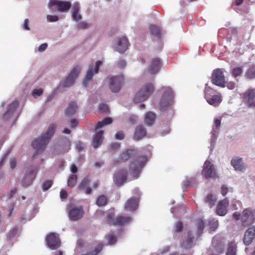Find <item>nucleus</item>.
Listing matches in <instances>:
<instances>
[{
    "instance_id": "nucleus-1",
    "label": "nucleus",
    "mask_w": 255,
    "mask_h": 255,
    "mask_svg": "<svg viewBox=\"0 0 255 255\" xmlns=\"http://www.w3.org/2000/svg\"><path fill=\"white\" fill-rule=\"evenodd\" d=\"M56 127L55 124L50 125L46 132L43 135L32 141L31 145L35 149V152L33 155L34 157L44 150L49 140L55 132Z\"/></svg>"
},
{
    "instance_id": "nucleus-2",
    "label": "nucleus",
    "mask_w": 255,
    "mask_h": 255,
    "mask_svg": "<svg viewBox=\"0 0 255 255\" xmlns=\"http://www.w3.org/2000/svg\"><path fill=\"white\" fill-rule=\"evenodd\" d=\"M154 85L152 83H147L136 93L133 101L137 103L145 101L153 93Z\"/></svg>"
},
{
    "instance_id": "nucleus-3",
    "label": "nucleus",
    "mask_w": 255,
    "mask_h": 255,
    "mask_svg": "<svg viewBox=\"0 0 255 255\" xmlns=\"http://www.w3.org/2000/svg\"><path fill=\"white\" fill-rule=\"evenodd\" d=\"M161 90L163 93L159 102V108L160 111H164L171 105L174 95L172 89L169 87H163Z\"/></svg>"
},
{
    "instance_id": "nucleus-4",
    "label": "nucleus",
    "mask_w": 255,
    "mask_h": 255,
    "mask_svg": "<svg viewBox=\"0 0 255 255\" xmlns=\"http://www.w3.org/2000/svg\"><path fill=\"white\" fill-rule=\"evenodd\" d=\"M147 161L146 156H139L134 159L130 164L129 171L134 178H137L141 169Z\"/></svg>"
},
{
    "instance_id": "nucleus-5",
    "label": "nucleus",
    "mask_w": 255,
    "mask_h": 255,
    "mask_svg": "<svg viewBox=\"0 0 255 255\" xmlns=\"http://www.w3.org/2000/svg\"><path fill=\"white\" fill-rule=\"evenodd\" d=\"M211 82L219 87H225V77L222 69H216L213 71Z\"/></svg>"
},
{
    "instance_id": "nucleus-6",
    "label": "nucleus",
    "mask_w": 255,
    "mask_h": 255,
    "mask_svg": "<svg viewBox=\"0 0 255 255\" xmlns=\"http://www.w3.org/2000/svg\"><path fill=\"white\" fill-rule=\"evenodd\" d=\"M124 78L123 75L113 76L109 78V86L113 93L120 91L124 83Z\"/></svg>"
},
{
    "instance_id": "nucleus-7",
    "label": "nucleus",
    "mask_w": 255,
    "mask_h": 255,
    "mask_svg": "<svg viewBox=\"0 0 255 255\" xmlns=\"http://www.w3.org/2000/svg\"><path fill=\"white\" fill-rule=\"evenodd\" d=\"M132 220L130 217H124L119 216L116 218L113 214H110L107 215V221L109 224L114 226H124L126 224L129 223Z\"/></svg>"
},
{
    "instance_id": "nucleus-8",
    "label": "nucleus",
    "mask_w": 255,
    "mask_h": 255,
    "mask_svg": "<svg viewBox=\"0 0 255 255\" xmlns=\"http://www.w3.org/2000/svg\"><path fill=\"white\" fill-rule=\"evenodd\" d=\"M202 174L206 179L218 178V175L214 168V166L212 164L209 160H206L204 164Z\"/></svg>"
},
{
    "instance_id": "nucleus-9",
    "label": "nucleus",
    "mask_w": 255,
    "mask_h": 255,
    "mask_svg": "<svg viewBox=\"0 0 255 255\" xmlns=\"http://www.w3.org/2000/svg\"><path fill=\"white\" fill-rule=\"evenodd\" d=\"M162 62L160 59L158 57L153 58L149 63L147 72L150 75H156L160 70Z\"/></svg>"
},
{
    "instance_id": "nucleus-10",
    "label": "nucleus",
    "mask_w": 255,
    "mask_h": 255,
    "mask_svg": "<svg viewBox=\"0 0 255 255\" xmlns=\"http://www.w3.org/2000/svg\"><path fill=\"white\" fill-rule=\"evenodd\" d=\"M37 170L36 167L30 166L27 167L26 172L28 173L25 175L22 180V185L24 187L30 186L34 179Z\"/></svg>"
},
{
    "instance_id": "nucleus-11",
    "label": "nucleus",
    "mask_w": 255,
    "mask_h": 255,
    "mask_svg": "<svg viewBox=\"0 0 255 255\" xmlns=\"http://www.w3.org/2000/svg\"><path fill=\"white\" fill-rule=\"evenodd\" d=\"M84 212L82 207H76L70 205L68 207V215L72 221H77L80 219L83 216Z\"/></svg>"
},
{
    "instance_id": "nucleus-12",
    "label": "nucleus",
    "mask_w": 255,
    "mask_h": 255,
    "mask_svg": "<svg viewBox=\"0 0 255 255\" xmlns=\"http://www.w3.org/2000/svg\"><path fill=\"white\" fill-rule=\"evenodd\" d=\"M212 91V89L210 87H208L205 88L204 93H205V97L207 101V102L211 105H212L215 107L218 106L222 102V97L220 94L214 95L213 96H211L210 94V92Z\"/></svg>"
},
{
    "instance_id": "nucleus-13",
    "label": "nucleus",
    "mask_w": 255,
    "mask_h": 255,
    "mask_svg": "<svg viewBox=\"0 0 255 255\" xmlns=\"http://www.w3.org/2000/svg\"><path fill=\"white\" fill-rule=\"evenodd\" d=\"M81 70V67L77 65L71 71L68 77L65 79L63 86L66 87H69L72 86L76 79L78 77Z\"/></svg>"
},
{
    "instance_id": "nucleus-14",
    "label": "nucleus",
    "mask_w": 255,
    "mask_h": 255,
    "mask_svg": "<svg viewBox=\"0 0 255 255\" xmlns=\"http://www.w3.org/2000/svg\"><path fill=\"white\" fill-rule=\"evenodd\" d=\"M102 61H98L96 62V65L94 68H93V65L89 66L85 77L83 81V85L84 87L87 86L88 82L92 79L94 74L98 72L99 67L102 65Z\"/></svg>"
},
{
    "instance_id": "nucleus-15",
    "label": "nucleus",
    "mask_w": 255,
    "mask_h": 255,
    "mask_svg": "<svg viewBox=\"0 0 255 255\" xmlns=\"http://www.w3.org/2000/svg\"><path fill=\"white\" fill-rule=\"evenodd\" d=\"M46 243L49 248L55 250L61 246V242L57 234L51 233L49 234L46 239Z\"/></svg>"
},
{
    "instance_id": "nucleus-16",
    "label": "nucleus",
    "mask_w": 255,
    "mask_h": 255,
    "mask_svg": "<svg viewBox=\"0 0 255 255\" xmlns=\"http://www.w3.org/2000/svg\"><path fill=\"white\" fill-rule=\"evenodd\" d=\"M243 101L249 107H255V93L254 89H249L243 95Z\"/></svg>"
},
{
    "instance_id": "nucleus-17",
    "label": "nucleus",
    "mask_w": 255,
    "mask_h": 255,
    "mask_svg": "<svg viewBox=\"0 0 255 255\" xmlns=\"http://www.w3.org/2000/svg\"><path fill=\"white\" fill-rule=\"evenodd\" d=\"M49 6L52 7L56 6L57 10L60 12L67 11L71 7V3L68 1H61L58 0H50Z\"/></svg>"
},
{
    "instance_id": "nucleus-18",
    "label": "nucleus",
    "mask_w": 255,
    "mask_h": 255,
    "mask_svg": "<svg viewBox=\"0 0 255 255\" xmlns=\"http://www.w3.org/2000/svg\"><path fill=\"white\" fill-rule=\"evenodd\" d=\"M137 153V151L136 149H127L126 151L123 152L118 160H114V165H117L121 162L126 161L131 158L135 157Z\"/></svg>"
},
{
    "instance_id": "nucleus-19",
    "label": "nucleus",
    "mask_w": 255,
    "mask_h": 255,
    "mask_svg": "<svg viewBox=\"0 0 255 255\" xmlns=\"http://www.w3.org/2000/svg\"><path fill=\"white\" fill-rule=\"evenodd\" d=\"M241 219L243 226L248 227L251 225L253 223L255 220L253 211L250 209L245 210Z\"/></svg>"
},
{
    "instance_id": "nucleus-20",
    "label": "nucleus",
    "mask_w": 255,
    "mask_h": 255,
    "mask_svg": "<svg viewBox=\"0 0 255 255\" xmlns=\"http://www.w3.org/2000/svg\"><path fill=\"white\" fill-rule=\"evenodd\" d=\"M255 237V227L249 228L245 233L243 242L246 246H249L253 242Z\"/></svg>"
},
{
    "instance_id": "nucleus-21",
    "label": "nucleus",
    "mask_w": 255,
    "mask_h": 255,
    "mask_svg": "<svg viewBox=\"0 0 255 255\" xmlns=\"http://www.w3.org/2000/svg\"><path fill=\"white\" fill-rule=\"evenodd\" d=\"M229 201L225 198L220 201L217 207V214L219 216H224L227 213V207L229 206Z\"/></svg>"
},
{
    "instance_id": "nucleus-22",
    "label": "nucleus",
    "mask_w": 255,
    "mask_h": 255,
    "mask_svg": "<svg viewBox=\"0 0 255 255\" xmlns=\"http://www.w3.org/2000/svg\"><path fill=\"white\" fill-rule=\"evenodd\" d=\"M138 198H130L126 202L125 209L126 211L133 212L138 208Z\"/></svg>"
},
{
    "instance_id": "nucleus-23",
    "label": "nucleus",
    "mask_w": 255,
    "mask_h": 255,
    "mask_svg": "<svg viewBox=\"0 0 255 255\" xmlns=\"http://www.w3.org/2000/svg\"><path fill=\"white\" fill-rule=\"evenodd\" d=\"M129 43L126 37L123 36L119 39L116 50L119 52L122 53L128 49Z\"/></svg>"
},
{
    "instance_id": "nucleus-24",
    "label": "nucleus",
    "mask_w": 255,
    "mask_h": 255,
    "mask_svg": "<svg viewBox=\"0 0 255 255\" xmlns=\"http://www.w3.org/2000/svg\"><path fill=\"white\" fill-rule=\"evenodd\" d=\"M127 171L126 169L121 170L117 174L115 177L116 183L118 185L123 184L127 180Z\"/></svg>"
},
{
    "instance_id": "nucleus-25",
    "label": "nucleus",
    "mask_w": 255,
    "mask_h": 255,
    "mask_svg": "<svg viewBox=\"0 0 255 255\" xmlns=\"http://www.w3.org/2000/svg\"><path fill=\"white\" fill-rule=\"evenodd\" d=\"M104 131L103 130L97 131L93 139V146L95 147H99L104 139Z\"/></svg>"
},
{
    "instance_id": "nucleus-26",
    "label": "nucleus",
    "mask_w": 255,
    "mask_h": 255,
    "mask_svg": "<svg viewBox=\"0 0 255 255\" xmlns=\"http://www.w3.org/2000/svg\"><path fill=\"white\" fill-rule=\"evenodd\" d=\"M146 132L143 126H137L134 133V138L139 140L144 137L146 135Z\"/></svg>"
},
{
    "instance_id": "nucleus-27",
    "label": "nucleus",
    "mask_w": 255,
    "mask_h": 255,
    "mask_svg": "<svg viewBox=\"0 0 255 255\" xmlns=\"http://www.w3.org/2000/svg\"><path fill=\"white\" fill-rule=\"evenodd\" d=\"M18 106V103L17 101H14L9 105L7 111L5 114H3V118L6 120L9 118L12 113L16 110V108Z\"/></svg>"
},
{
    "instance_id": "nucleus-28",
    "label": "nucleus",
    "mask_w": 255,
    "mask_h": 255,
    "mask_svg": "<svg viewBox=\"0 0 255 255\" xmlns=\"http://www.w3.org/2000/svg\"><path fill=\"white\" fill-rule=\"evenodd\" d=\"M90 183V180L88 177H85L84 178L78 186V189L80 190H85V193L87 194H89L92 192V189L90 187H87V186L89 185Z\"/></svg>"
},
{
    "instance_id": "nucleus-29",
    "label": "nucleus",
    "mask_w": 255,
    "mask_h": 255,
    "mask_svg": "<svg viewBox=\"0 0 255 255\" xmlns=\"http://www.w3.org/2000/svg\"><path fill=\"white\" fill-rule=\"evenodd\" d=\"M231 163L236 170L242 171L245 169V166L241 158L235 157L232 159Z\"/></svg>"
},
{
    "instance_id": "nucleus-30",
    "label": "nucleus",
    "mask_w": 255,
    "mask_h": 255,
    "mask_svg": "<svg viewBox=\"0 0 255 255\" xmlns=\"http://www.w3.org/2000/svg\"><path fill=\"white\" fill-rule=\"evenodd\" d=\"M78 111V107L75 102L69 103L68 107L65 111V114L67 117H70L74 115Z\"/></svg>"
},
{
    "instance_id": "nucleus-31",
    "label": "nucleus",
    "mask_w": 255,
    "mask_h": 255,
    "mask_svg": "<svg viewBox=\"0 0 255 255\" xmlns=\"http://www.w3.org/2000/svg\"><path fill=\"white\" fill-rule=\"evenodd\" d=\"M237 245L235 241L229 243L227 246L226 255H236Z\"/></svg>"
},
{
    "instance_id": "nucleus-32",
    "label": "nucleus",
    "mask_w": 255,
    "mask_h": 255,
    "mask_svg": "<svg viewBox=\"0 0 255 255\" xmlns=\"http://www.w3.org/2000/svg\"><path fill=\"white\" fill-rule=\"evenodd\" d=\"M80 9V5L78 2H75L73 5V11L72 13V17L73 20L78 21L82 18L81 15L79 13Z\"/></svg>"
},
{
    "instance_id": "nucleus-33",
    "label": "nucleus",
    "mask_w": 255,
    "mask_h": 255,
    "mask_svg": "<svg viewBox=\"0 0 255 255\" xmlns=\"http://www.w3.org/2000/svg\"><path fill=\"white\" fill-rule=\"evenodd\" d=\"M194 237L191 235L190 231L188 232V237L186 241H183L181 245V247L184 249L190 248L192 246Z\"/></svg>"
},
{
    "instance_id": "nucleus-34",
    "label": "nucleus",
    "mask_w": 255,
    "mask_h": 255,
    "mask_svg": "<svg viewBox=\"0 0 255 255\" xmlns=\"http://www.w3.org/2000/svg\"><path fill=\"white\" fill-rule=\"evenodd\" d=\"M155 115L152 112H148L144 117V123L148 126H151L154 122Z\"/></svg>"
},
{
    "instance_id": "nucleus-35",
    "label": "nucleus",
    "mask_w": 255,
    "mask_h": 255,
    "mask_svg": "<svg viewBox=\"0 0 255 255\" xmlns=\"http://www.w3.org/2000/svg\"><path fill=\"white\" fill-rule=\"evenodd\" d=\"M113 120L111 118L107 117L101 121H99L96 126V130L102 128L103 127L112 124Z\"/></svg>"
},
{
    "instance_id": "nucleus-36",
    "label": "nucleus",
    "mask_w": 255,
    "mask_h": 255,
    "mask_svg": "<svg viewBox=\"0 0 255 255\" xmlns=\"http://www.w3.org/2000/svg\"><path fill=\"white\" fill-rule=\"evenodd\" d=\"M104 245L101 243H98L94 249L92 248L89 252L90 255H97L103 249Z\"/></svg>"
},
{
    "instance_id": "nucleus-37",
    "label": "nucleus",
    "mask_w": 255,
    "mask_h": 255,
    "mask_svg": "<svg viewBox=\"0 0 255 255\" xmlns=\"http://www.w3.org/2000/svg\"><path fill=\"white\" fill-rule=\"evenodd\" d=\"M215 253L211 255H219L224 252V244L220 242L218 243L215 247Z\"/></svg>"
},
{
    "instance_id": "nucleus-38",
    "label": "nucleus",
    "mask_w": 255,
    "mask_h": 255,
    "mask_svg": "<svg viewBox=\"0 0 255 255\" xmlns=\"http://www.w3.org/2000/svg\"><path fill=\"white\" fill-rule=\"evenodd\" d=\"M108 202V199L104 195L99 196L96 201V204L99 206H105Z\"/></svg>"
},
{
    "instance_id": "nucleus-39",
    "label": "nucleus",
    "mask_w": 255,
    "mask_h": 255,
    "mask_svg": "<svg viewBox=\"0 0 255 255\" xmlns=\"http://www.w3.org/2000/svg\"><path fill=\"white\" fill-rule=\"evenodd\" d=\"M208 225L210 231H215L218 227V221L214 219H210L208 221Z\"/></svg>"
},
{
    "instance_id": "nucleus-40",
    "label": "nucleus",
    "mask_w": 255,
    "mask_h": 255,
    "mask_svg": "<svg viewBox=\"0 0 255 255\" xmlns=\"http://www.w3.org/2000/svg\"><path fill=\"white\" fill-rule=\"evenodd\" d=\"M246 77L249 79H252L255 78V66L250 67L246 72L245 74Z\"/></svg>"
},
{
    "instance_id": "nucleus-41",
    "label": "nucleus",
    "mask_w": 255,
    "mask_h": 255,
    "mask_svg": "<svg viewBox=\"0 0 255 255\" xmlns=\"http://www.w3.org/2000/svg\"><path fill=\"white\" fill-rule=\"evenodd\" d=\"M243 72V69L242 67H237L233 68L231 73L233 77L235 78L241 75Z\"/></svg>"
},
{
    "instance_id": "nucleus-42",
    "label": "nucleus",
    "mask_w": 255,
    "mask_h": 255,
    "mask_svg": "<svg viewBox=\"0 0 255 255\" xmlns=\"http://www.w3.org/2000/svg\"><path fill=\"white\" fill-rule=\"evenodd\" d=\"M150 33L156 36H159L160 35V31L159 28L156 25H152L150 26L149 28Z\"/></svg>"
},
{
    "instance_id": "nucleus-43",
    "label": "nucleus",
    "mask_w": 255,
    "mask_h": 255,
    "mask_svg": "<svg viewBox=\"0 0 255 255\" xmlns=\"http://www.w3.org/2000/svg\"><path fill=\"white\" fill-rule=\"evenodd\" d=\"M77 177L76 175H72L68 179L67 184L68 186L73 187L75 186L76 184Z\"/></svg>"
},
{
    "instance_id": "nucleus-44",
    "label": "nucleus",
    "mask_w": 255,
    "mask_h": 255,
    "mask_svg": "<svg viewBox=\"0 0 255 255\" xmlns=\"http://www.w3.org/2000/svg\"><path fill=\"white\" fill-rule=\"evenodd\" d=\"M99 112L102 114H108L110 110L109 107L105 104H102L99 107Z\"/></svg>"
},
{
    "instance_id": "nucleus-45",
    "label": "nucleus",
    "mask_w": 255,
    "mask_h": 255,
    "mask_svg": "<svg viewBox=\"0 0 255 255\" xmlns=\"http://www.w3.org/2000/svg\"><path fill=\"white\" fill-rule=\"evenodd\" d=\"M215 201L216 199L211 194L208 195L206 197L205 202L209 204L210 207L215 205Z\"/></svg>"
},
{
    "instance_id": "nucleus-46",
    "label": "nucleus",
    "mask_w": 255,
    "mask_h": 255,
    "mask_svg": "<svg viewBox=\"0 0 255 255\" xmlns=\"http://www.w3.org/2000/svg\"><path fill=\"white\" fill-rule=\"evenodd\" d=\"M117 242V238L113 233L110 234L108 235V244L110 245L115 244Z\"/></svg>"
},
{
    "instance_id": "nucleus-47",
    "label": "nucleus",
    "mask_w": 255,
    "mask_h": 255,
    "mask_svg": "<svg viewBox=\"0 0 255 255\" xmlns=\"http://www.w3.org/2000/svg\"><path fill=\"white\" fill-rule=\"evenodd\" d=\"M205 227V223L203 220H199L197 223V230L199 233H202Z\"/></svg>"
},
{
    "instance_id": "nucleus-48",
    "label": "nucleus",
    "mask_w": 255,
    "mask_h": 255,
    "mask_svg": "<svg viewBox=\"0 0 255 255\" xmlns=\"http://www.w3.org/2000/svg\"><path fill=\"white\" fill-rule=\"evenodd\" d=\"M52 185V181L51 180H47L44 182L42 185V189L43 191H46L49 189Z\"/></svg>"
},
{
    "instance_id": "nucleus-49",
    "label": "nucleus",
    "mask_w": 255,
    "mask_h": 255,
    "mask_svg": "<svg viewBox=\"0 0 255 255\" xmlns=\"http://www.w3.org/2000/svg\"><path fill=\"white\" fill-rule=\"evenodd\" d=\"M47 20L49 22H56L59 20V17L57 15H47Z\"/></svg>"
},
{
    "instance_id": "nucleus-50",
    "label": "nucleus",
    "mask_w": 255,
    "mask_h": 255,
    "mask_svg": "<svg viewBox=\"0 0 255 255\" xmlns=\"http://www.w3.org/2000/svg\"><path fill=\"white\" fill-rule=\"evenodd\" d=\"M225 87H227L230 90H233L236 87V84L235 82L232 81H225Z\"/></svg>"
},
{
    "instance_id": "nucleus-51",
    "label": "nucleus",
    "mask_w": 255,
    "mask_h": 255,
    "mask_svg": "<svg viewBox=\"0 0 255 255\" xmlns=\"http://www.w3.org/2000/svg\"><path fill=\"white\" fill-rule=\"evenodd\" d=\"M43 93V90L41 89H34L32 92V96L34 97H37L40 96Z\"/></svg>"
},
{
    "instance_id": "nucleus-52",
    "label": "nucleus",
    "mask_w": 255,
    "mask_h": 255,
    "mask_svg": "<svg viewBox=\"0 0 255 255\" xmlns=\"http://www.w3.org/2000/svg\"><path fill=\"white\" fill-rule=\"evenodd\" d=\"M125 137V134L123 131H119L115 134V138L119 140L123 139Z\"/></svg>"
},
{
    "instance_id": "nucleus-53",
    "label": "nucleus",
    "mask_w": 255,
    "mask_h": 255,
    "mask_svg": "<svg viewBox=\"0 0 255 255\" xmlns=\"http://www.w3.org/2000/svg\"><path fill=\"white\" fill-rule=\"evenodd\" d=\"M182 228H183L182 223L180 221L178 222L175 226V231L176 232H180L182 231Z\"/></svg>"
},
{
    "instance_id": "nucleus-54",
    "label": "nucleus",
    "mask_w": 255,
    "mask_h": 255,
    "mask_svg": "<svg viewBox=\"0 0 255 255\" xmlns=\"http://www.w3.org/2000/svg\"><path fill=\"white\" fill-rule=\"evenodd\" d=\"M78 29H86L89 27V24L85 22H81L77 25Z\"/></svg>"
},
{
    "instance_id": "nucleus-55",
    "label": "nucleus",
    "mask_w": 255,
    "mask_h": 255,
    "mask_svg": "<svg viewBox=\"0 0 255 255\" xmlns=\"http://www.w3.org/2000/svg\"><path fill=\"white\" fill-rule=\"evenodd\" d=\"M243 2L244 0H235L234 2L232 4V8L234 9H235V6L241 5Z\"/></svg>"
},
{
    "instance_id": "nucleus-56",
    "label": "nucleus",
    "mask_w": 255,
    "mask_h": 255,
    "mask_svg": "<svg viewBox=\"0 0 255 255\" xmlns=\"http://www.w3.org/2000/svg\"><path fill=\"white\" fill-rule=\"evenodd\" d=\"M127 64L125 60H120L118 63H117V66L120 68H124L126 67Z\"/></svg>"
},
{
    "instance_id": "nucleus-57",
    "label": "nucleus",
    "mask_w": 255,
    "mask_h": 255,
    "mask_svg": "<svg viewBox=\"0 0 255 255\" xmlns=\"http://www.w3.org/2000/svg\"><path fill=\"white\" fill-rule=\"evenodd\" d=\"M228 188L225 185H222L221 189V193L222 195L225 196L228 193Z\"/></svg>"
},
{
    "instance_id": "nucleus-58",
    "label": "nucleus",
    "mask_w": 255,
    "mask_h": 255,
    "mask_svg": "<svg viewBox=\"0 0 255 255\" xmlns=\"http://www.w3.org/2000/svg\"><path fill=\"white\" fill-rule=\"evenodd\" d=\"M16 159L14 158L10 159L9 164L10 166L12 169H13L16 166Z\"/></svg>"
},
{
    "instance_id": "nucleus-59",
    "label": "nucleus",
    "mask_w": 255,
    "mask_h": 255,
    "mask_svg": "<svg viewBox=\"0 0 255 255\" xmlns=\"http://www.w3.org/2000/svg\"><path fill=\"white\" fill-rule=\"evenodd\" d=\"M47 43H43L38 47V50L40 52H43L47 48Z\"/></svg>"
},
{
    "instance_id": "nucleus-60",
    "label": "nucleus",
    "mask_w": 255,
    "mask_h": 255,
    "mask_svg": "<svg viewBox=\"0 0 255 255\" xmlns=\"http://www.w3.org/2000/svg\"><path fill=\"white\" fill-rule=\"evenodd\" d=\"M110 147L112 150H116L120 148V144L117 142L113 143L111 144Z\"/></svg>"
},
{
    "instance_id": "nucleus-61",
    "label": "nucleus",
    "mask_w": 255,
    "mask_h": 255,
    "mask_svg": "<svg viewBox=\"0 0 255 255\" xmlns=\"http://www.w3.org/2000/svg\"><path fill=\"white\" fill-rule=\"evenodd\" d=\"M60 197L62 199H66L67 198V192L65 190H62L60 192Z\"/></svg>"
},
{
    "instance_id": "nucleus-62",
    "label": "nucleus",
    "mask_w": 255,
    "mask_h": 255,
    "mask_svg": "<svg viewBox=\"0 0 255 255\" xmlns=\"http://www.w3.org/2000/svg\"><path fill=\"white\" fill-rule=\"evenodd\" d=\"M78 125V121L76 119L71 120V126L72 128H75Z\"/></svg>"
},
{
    "instance_id": "nucleus-63",
    "label": "nucleus",
    "mask_w": 255,
    "mask_h": 255,
    "mask_svg": "<svg viewBox=\"0 0 255 255\" xmlns=\"http://www.w3.org/2000/svg\"><path fill=\"white\" fill-rule=\"evenodd\" d=\"M28 23H29V20L28 19H25L24 20V23H23V28L25 30H29L30 29V28L28 26Z\"/></svg>"
},
{
    "instance_id": "nucleus-64",
    "label": "nucleus",
    "mask_w": 255,
    "mask_h": 255,
    "mask_svg": "<svg viewBox=\"0 0 255 255\" xmlns=\"http://www.w3.org/2000/svg\"><path fill=\"white\" fill-rule=\"evenodd\" d=\"M70 170L72 173H76L78 171V168L75 164H72L70 166Z\"/></svg>"
}]
</instances>
